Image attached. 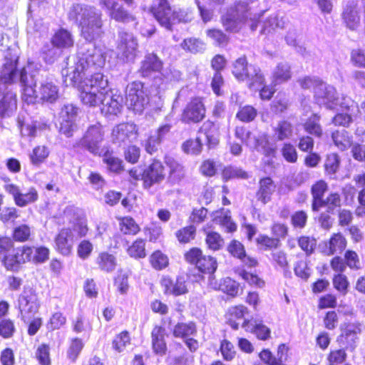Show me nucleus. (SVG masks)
Returning a JSON list of instances; mask_svg holds the SVG:
<instances>
[{
  "label": "nucleus",
  "mask_w": 365,
  "mask_h": 365,
  "mask_svg": "<svg viewBox=\"0 0 365 365\" xmlns=\"http://www.w3.org/2000/svg\"><path fill=\"white\" fill-rule=\"evenodd\" d=\"M101 16V12L91 6L77 4L70 8L68 17L78 24L86 42L78 46V61L75 66L62 69L63 83L66 86L79 88L86 71L92 68H102L106 63V53L93 43L103 34Z\"/></svg>",
  "instance_id": "obj_1"
},
{
  "label": "nucleus",
  "mask_w": 365,
  "mask_h": 365,
  "mask_svg": "<svg viewBox=\"0 0 365 365\" xmlns=\"http://www.w3.org/2000/svg\"><path fill=\"white\" fill-rule=\"evenodd\" d=\"M108 79L101 73L86 77L78 88L80 98L89 106L101 104V112L106 115H117L123 107V98L117 92L108 89Z\"/></svg>",
  "instance_id": "obj_2"
},
{
  "label": "nucleus",
  "mask_w": 365,
  "mask_h": 365,
  "mask_svg": "<svg viewBox=\"0 0 365 365\" xmlns=\"http://www.w3.org/2000/svg\"><path fill=\"white\" fill-rule=\"evenodd\" d=\"M12 49L8 48L4 55L5 63L0 73V82L6 84L19 79L22 87V99L28 104L34 103L38 98L35 89L39 71L34 69L32 64H28L18 74L16 62L18 56L11 53Z\"/></svg>",
  "instance_id": "obj_3"
},
{
  "label": "nucleus",
  "mask_w": 365,
  "mask_h": 365,
  "mask_svg": "<svg viewBox=\"0 0 365 365\" xmlns=\"http://www.w3.org/2000/svg\"><path fill=\"white\" fill-rule=\"evenodd\" d=\"M261 14L253 13L247 1H239L230 6L222 16V24L226 31L237 32L245 22H250V29L255 31Z\"/></svg>",
  "instance_id": "obj_4"
},
{
  "label": "nucleus",
  "mask_w": 365,
  "mask_h": 365,
  "mask_svg": "<svg viewBox=\"0 0 365 365\" xmlns=\"http://www.w3.org/2000/svg\"><path fill=\"white\" fill-rule=\"evenodd\" d=\"M232 73L239 81H246L250 89L258 90L264 83V77L259 68L248 65L245 56L234 62Z\"/></svg>",
  "instance_id": "obj_5"
},
{
  "label": "nucleus",
  "mask_w": 365,
  "mask_h": 365,
  "mask_svg": "<svg viewBox=\"0 0 365 365\" xmlns=\"http://www.w3.org/2000/svg\"><path fill=\"white\" fill-rule=\"evenodd\" d=\"M149 103L148 89L144 83L134 81L127 87L126 104L134 112L140 113Z\"/></svg>",
  "instance_id": "obj_6"
},
{
  "label": "nucleus",
  "mask_w": 365,
  "mask_h": 365,
  "mask_svg": "<svg viewBox=\"0 0 365 365\" xmlns=\"http://www.w3.org/2000/svg\"><path fill=\"white\" fill-rule=\"evenodd\" d=\"M39 302L37 294L31 288H25L19 297V308L21 319H30L38 310Z\"/></svg>",
  "instance_id": "obj_7"
},
{
  "label": "nucleus",
  "mask_w": 365,
  "mask_h": 365,
  "mask_svg": "<svg viewBox=\"0 0 365 365\" xmlns=\"http://www.w3.org/2000/svg\"><path fill=\"white\" fill-rule=\"evenodd\" d=\"M187 262L195 264L202 273L213 274L217 269V262L211 256L203 255L198 248H192L185 255Z\"/></svg>",
  "instance_id": "obj_8"
},
{
  "label": "nucleus",
  "mask_w": 365,
  "mask_h": 365,
  "mask_svg": "<svg viewBox=\"0 0 365 365\" xmlns=\"http://www.w3.org/2000/svg\"><path fill=\"white\" fill-rule=\"evenodd\" d=\"M138 43L133 34L126 31H119L118 40V51L119 55L126 61H133L136 57Z\"/></svg>",
  "instance_id": "obj_9"
},
{
  "label": "nucleus",
  "mask_w": 365,
  "mask_h": 365,
  "mask_svg": "<svg viewBox=\"0 0 365 365\" xmlns=\"http://www.w3.org/2000/svg\"><path fill=\"white\" fill-rule=\"evenodd\" d=\"M103 137L104 131L101 125L96 123L87 128L78 145L92 153H97Z\"/></svg>",
  "instance_id": "obj_10"
},
{
  "label": "nucleus",
  "mask_w": 365,
  "mask_h": 365,
  "mask_svg": "<svg viewBox=\"0 0 365 365\" xmlns=\"http://www.w3.org/2000/svg\"><path fill=\"white\" fill-rule=\"evenodd\" d=\"M138 137V128L134 123H120L113 128L111 140L120 147L132 143Z\"/></svg>",
  "instance_id": "obj_11"
},
{
  "label": "nucleus",
  "mask_w": 365,
  "mask_h": 365,
  "mask_svg": "<svg viewBox=\"0 0 365 365\" xmlns=\"http://www.w3.org/2000/svg\"><path fill=\"white\" fill-rule=\"evenodd\" d=\"M314 98L317 104L328 109H334L338 106L339 97L336 89L325 83H319L315 88Z\"/></svg>",
  "instance_id": "obj_12"
},
{
  "label": "nucleus",
  "mask_w": 365,
  "mask_h": 365,
  "mask_svg": "<svg viewBox=\"0 0 365 365\" xmlns=\"http://www.w3.org/2000/svg\"><path fill=\"white\" fill-rule=\"evenodd\" d=\"M205 116V108L200 98L192 99L185 108L181 115V121L185 123H197L203 120Z\"/></svg>",
  "instance_id": "obj_13"
},
{
  "label": "nucleus",
  "mask_w": 365,
  "mask_h": 365,
  "mask_svg": "<svg viewBox=\"0 0 365 365\" xmlns=\"http://www.w3.org/2000/svg\"><path fill=\"white\" fill-rule=\"evenodd\" d=\"M174 11L167 0H157L151 8V12L155 19L168 30H170L173 25Z\"/></svg>",
  "instance_id": "obj_14"
},
{
  "label": "nucleus",
  "mask_w": 365,
  "mask_h": 365,
  "mask_svg": "<svg viewBox=\"0 0 365 365\" xmlns=\"http://www.w3.org/2000/svg\"><path fill=\"white\" fill-rule=\"evenodd\" d=\"M5 190L13 196L16 205L19 207H25L28 204L35 202L38 198L36 188L31 187L26 193L21 192L20 188L12 183L4 185Z\"/></svg>",
  "instance_id": "obj_15"
},
{
  "label": "nucleus",
  "mask_w": 365,
  "mask_h": 365,
  "mask_svg": "<svg viewBox=\"0 0 365 365\" xmlns=\"http://www.w3.org/2000/svg\"><path fill=\"white\" fill-rule=\"evenodd\" d=\"M165 178L164 166L158 160H153L143 173L142 179L145 188H150L154 184L160 183Z\"/></svg>",
  "instance_id": "obj_16"
},
{
  "label": "nucleus",
  "mask_w": 365,
  "mask_h": 365,
  "mask_svg": "<svg viewBox=\"0 0 365 365\" xmlns=\"http://www.w3.org/2000/svg\"><path fill=\"white\" fill-rule=\"evenodd\" d=\"M163 61L153 53H148L141 61L139 74L144 78L150 77L153 73H160L163 68Z\"/></svg>",
  "instance_id": "obj_17"
},
{
  "label": "nucleus",
  "mask_w": 365,
  "mask_h": 365,
  "mask_svg": "<svg viewBox=\"0 0 365 365\" xmlns=\"http://www.w3.org/2000/svg\"><path fill=\"white\" fill-rule=\"evenodd\" d=\"M73 235L70 228H64L56 237V248L62 255H68L71 253L74 241Z\"/></svg>",
  "instance_id": "obj_18"
},
{
  "label": "nucleus",
  "mask_w": 365,
  "mask_h": 365,
  "mask_svg": "<svg viewBox=\"0 0 365 365\" xmlns=\"http://www.w3.org/2000/svg\"><path fill=\"white\" fill-rule=\"evenodd\" d=\"M342 19L346 26L350 30L355 31L359 27L361 18L355 4L346 5L342 13Z\"/></svg>",
  "instance_id": "obj_19"
},
{
  "label": "nucleus",
  "mask_w": 365,
  "mask_h": 365,
  "mask_svg": "<svg viewBox=\"0 0 365 365\" xmlns=\"http://www.w3.org/2000/svg\"><path fill=\"white\" fill-rule=\"evenodd\" d=\"M37 96L42 101L52 103L59 97L58 86L51 81H46L41 83Z\"/></svg>",
  "instance_id": "obj_20"
},
{
  "label": "nucleus",
  "mask_w": 365,
  "mask_h": 365,
  "mask_svg": "<svg viewBox=\"0 0 365 365\" xmlns=\"http://www.w3.org/2000/svg\"><path fill=\"white\" fill-rule=\"evenodd\" d=\"M161 284L164 287L165 294H170L175 296L183 294L187 292L185 282L182 277H178L175 281L169 277H163Z\"/></svg>",
  "instance_id": "obj_21"
},
{
  "label": "nucleus",
  "mask_w": 365,
  "mask_h": 365,
  "mask_svg": "<svg viewBox=\"0 0 365 365\" xmlns=\"http://www.w3.org/2000/svg\"><path fill=\"white\" fill-rule=\"evenodd\" d=\"M274 191L275 185L273 180L269 177L262 178L259 182V189L256 193V197L265 205L270 201L271 196Z\"/></svg>",
  "instance_id": "obj_22"
},
{
  "label": "nucleus",
  "mask_w": 365,
  "mask_h": 365,
  "mask_svg": "<svg viewBox=\"0 0 365 365\" xmlns=\"http://www.w3.org/2000/svg\"><path fill=\"white\" fill-rule=\"evenodd\" d=\"M327 190L328 185L322 180H318L312 186V209L314 212H318L320 210V205H322V202L323 203L324 195Z\"/></svg>",
  "instance_id": "obj_23"
},
{
  "label": "nucleus",
  "mask_w": 365,
  "mask_h": 365,
  "mask_svg": "<svg viewBox=\"0 0 365 365\" xmlns=\"http://www.w3.org/2000/svg\"><path fill=\"white\" fill-rule=\"evenodd\" d=\"M152 346L154 352L163 356L167 350L166 343L165 341V329L155 326L151 332Z\"/></svg>",
  "instance_id": "obj_24"
},
{
  "label": "nucleus",
  "mask_w": 365,
  "mask_h": 365,
  "mask_svg": "<svg viewBox=\"0 0 365 365\" xmlns=\"http://www.w3.org/2000/svg\"><path fill=\"white\" fill-rule=\"evenodd\" d=\"M292 78L291 66L287 62H280L274 68L272 83L274 86L287 82Z\"/></svg>",
  "instance_id": "obj_25"
},
{
  "label": "nucleus",
  "mask_w": 365,
  "mask_h": 365,
  "mask_svg": "<svg viewBox=\"0 0 365 365\" xmlns=\"http://www.w3.org/2000/svg\"><path fill=\"white\" fill-rule=\"evenodd\" d=\"M361 333L359 325L355 324H349L342 331L341 337L346 344L347 347L354 349L358 339V335Z\"/></svg>",
  "instance_id": "obj_26"
},
{
  "label": "nucleus",
  "mask_w": 365,
  "mask_h": 365,
  "mask_svg": "<svg viewBox=\"0 0 365 365\" xmlns=\"http://www.w3.org/2000/svg\"><path fill=\"white\" fill-rule=\"evenodd\" d=\"M16 95L11 92L6 93L0 101V118L11 115L16 109Z\"/></svg>",
  "instance_id": "obj_27"
},
{
  "label": "nucleus",
  "mask_w": 365,
  "mask_h": 365,
  "mask_svg": "<svg viewBox=\"0 0 365 365\" xmlns=\"http://www.w3.org/2000/svg\"><path fill=\"white\" fill-rule=\"evenodd\" d=\"M53 46L57 48H68L73 46V38L71 34L66 29H60L52 38Z\"/></svg>",
  "instance_id": "obj_28"
},
{
  "label": "nucleus",
  "mask_w": 365,
  "mask_h": 365,
  "mask_svg": "<svg viewBox=\"0 0 365 365\" xmlns=\"http://www.w3.org/2000/svg\"><path fill=\"white\" fill-rule=\"evenodd\" d=\"M166 164L170 168L169 180L173 183L180 182L185 177L184 167L171 158L166 159Z\"/></svg>",
  "instance_id": "obj_29"
},
{
  "label": "nucleus",
  "mask_w": 365,
  "mask_h": 365,
  "mask_svg": "<svg viewBox=\"0 0 365 365\" xmlns=\"http://www.w3.org/2000/svg\"><path fill=\"white\" fill-rule=\"evenodd\" d=\"M197 333L196 325L194 322H179L173 328V336L177 338L187 339Z\"/></svg>",
  "instance_id": "obj_30"
},
{
  "label": "nucleus",
  "mask_w": 365,
  "mask_h": 365,
  "mask_svg": "<svg viewBox=\"0 0 365 365\" xmlns=\"http://www.w3.org/2000/svg\"><path fill=\"white\" fill-rule=\"evenodd\" d=\"M109 16L114 20L124 24L131 23L133 26L137 25L136 18L126 11L123 6H117L109 13Z\"/></svg>",
  "instance_id": "obj_31"
},
{
  "label": "nucleus",
  "mask_w": 365,
  "mask_h": 365,
  "mask_svg": "<svg viewBox=\"0 0 365 365\" xmlns=\"http://www.w3.org/2000/svg\"><path fill=\"white\" fill-rule=\"evenodd\" d=\"M96 264L101 270L110 272L116 267V259L113 255L108 252H101L96 258Z\"/></svg>",
  "instance_id": "obj_32"
},
{
  "label": "nucleus",
  "mask_w": 365,
  "mask_h": 365,
  "mask_svg": "<svg viewBox=\"0 0 365 365\" xmlns=\"http://www.w3.org/2000/svg\"><path fill=\"white\" fill-rule=\"evenodd\" d=\"M331 138L334 145L341 150H344L351 145V138L345 130L333 132Z\"/></svg>",
  "instance_id": "obj_33"
},
{
  "label": "nucleus",
  "mask_w": 365,
  "mask_h": 365,
  "mask_svg": "<svg viewBox=\"0 0 365 365\" xmlns=\"http://www.w3.org/2000/svg\"><path fill=\"white\" fill-rule=\"evenodd\" d=\"M103 161L106 164L107 168L114 173L123 170V161L116 157L113 151H106L103 155Z\"/></svg>",
  "instance_id": "obj_34"
},
{
  "label": "nucleus",
  "mask_w": 365,
  "mask_h": 365,
  "mask_svg": "<svg viewBox=\"0 0 365 365\" xmlns=\"http://www.w3.org/2000/svg\"><path fill=\"white\" fill-rule=\"evenodd\" d=\"M328 245L327 255H331L336 252H341L346 247V242L345 238L341 234L338 233L332 236Z\"/></svg>",
  "instance_id": "obj_35"
},
{
  "label": "nucleus",
  "mask_w": 365,
  "mask_h": 365,
  "mask_svg": "<svg viewBox=\"0 0 365 365\" xmlns=\"http://www.w3.org/2000/svg\"><path fill=\"white\" fill-rule=\"evenodd\" d=\"M274 137L279 140L289 138L292 134V125L287 121L282 120L278 123L274 129Z\"/></svg>",
  "instance_id": "obj_36"
},
{
  "label": "nucleus",
  "mask_w": 365,
  "mask_h": 365,
  "mask_svg": "<svg viewBox=\"0 0 365 365\" xmlns=\"http://www.w3.org/2000/svg\"><path fill=\"white\" fill-rule=\"evenodd\" d=\"M200 134L205 135L209 146H214L218 143L216 128L215 125L210 121L205 122L203 124Z\"/></svg>",
  "instance_id": "obj_37"
},
{
  "label": "nucleus",
  "mask_w": 365,
  "mask_h": 365,
  "mask_svg": "<svg viewBox=\"0 0 365 365\" xmlns=\"http://www.w3.org/2000/svg\"><path fill=\"white\" fill-rule=\"evenodd\" d=\"M128 255L135 259L144 258L146 256L145 243L142 239H137L127 250Z\"/></svg>",
  "instance_id": "obj_38"
},
{
  "label": "nucleus",
  "mask_w": 365,
  "mask_h": 365,
  "mask_svg": "<svg viewBox=\"0 0 365 365\" xmlns=\"http://www.w3.org/2000/svg\"><path fill=\"white\" fill-rule=\"evenodd\" d=\"M283 24L277 15L270 16L262 23L260 33L264 35L271 34L277 28L282 27Z\"/></svg>",
  "instance_id": "obj_39"
},
{
  "label": "nucleus",
  "mask_w": 365,
  "mask_h": 365,
  "mask_svg": "<svg viewBox=\"0 0 365 365\" xmlns=\"http://www.w3.org/2000/svg\"><path fill=\"white\" fill-rule=\"evenodd\" d=\"M222 178L224 180L227 181L232 179H247L248 174L242 169L235 167L228 166L225 168L222 171Z\"/></svg>",
  "instance_id": "obj_40"
},
{
  "label": "nucleus",
  "mask_w": 365,
  "mask_h": 365,
  "mask_svg": "<svg viewBox=\"0 0 365 365\" xmlns=\"http://www.w3.org/2000/svg\"><path fill=\"white\" fill-rule=\"evenodd\" d=\"M120 229L125 235H136L140 231V227L138 224L130 217L120 219Z\"/></svg>",
  "instance_id": "obj_41"
},
{
  "label": "nucleus",
  "mask_w": 365,
  "mask_h": 365,
  "mask_svg": "<svg viewBox=\"0 0 365 365\" xmlns=\"http://www.w3.org/2000/svg\"><path fill=\"white\" fill-rule=\"evenodd\" d=\"M319 121V117L315 114L313 115L304 123V128L305 130L311 135L321 137L322 135V129Z\"/></svg>",
  "instance_id": "obj_42"
},
{
  "label": "nucleus",
  "mask_w": 365,
  "mask_h": 365,
  "mask_svg": "<svg viewBox=\"0 0 365 365\" xmlns=\"http://www.w3.org/2000/svg\"><path fill=\"white\" fill-rule=\"evenodd\" d=\"M150 262L154 269L160 270L168 265V258L161 251L157 250L150 255Z\"/></svg>",
  "instance_id": "obj_43"
},
{
  "label": "nucleus",
  "mask_w": 365,
  "mask_h": 365,
  "mask_svg": "<svg viewBox=\"0 0 365 365\" xmlns=\"http://www.w3.org/2000/svg\"><path fill=\"white\" fill-rule=\"evenodd\" d=\"M49 150L44 145H39L34 148L30 155V160L33 165H38L42 163L48 156Z\"/></svg>",
  "instance_id": "obj_44"
},
{
  "label": "nucleus",
  "mask_w": 365,
  "mask_h": 365,
  "mask_svg": "<svg viewBox=\"0 0 365 365\" xmlns=\"http://www.w3.org/2000/svg\"><path fill=\"white\" fill-rule=\"evenodd\" d=\"M195 1L202 21L204 23L210 21L213 18L215 10L218 6H208V4L200 0H195Z\"/></svg>",
  "instance_id": "obj_45"
},
{
  "label": "nucleus",
  "mask_w": 365,
  "mask_h": 365,
  "mask_svg": "<svg viewBox=\"0 0 365 365\" xmlns=\"http://www.w3.org/2000/svg\"><path fill=\"white\" fill-rule=\"evenodd\" d=\"M257 111L252 106L240 107L237 113L236 117L241 121L249 123L252 121L257 116Z\"/></svg>",
  "instance_id": "obj_46"
},
{
  "label": "nucleus",
  "mask_w": 365,
  "mask_h": 365,
  "mask_svg": "<svg viewBox=\"0 0 365 365\" xmlns=\"http://www.w3.org/2000/svg\"><path fill=\"white\" fill-rule=\"evenodd\" d=\"M31 235V227L27 225H19L13 231V238L16 242H24L28 241L30 239Z\"/></svg>",
  "instance_id": "obj_47"
},
{
  "label": "nucleus",
  "mask_w": 365,
  "mask_h": 365,
  "mask_svg": "<svg viewBox=\"0 0 365 365\" xmlns=\"http://www.w3.org/2000/svg\"><path fill=\"white\" fill-rule=\"evenodd\" d=\"M13 252H14L16 257V261L20 267L21 265L24 264L26 262L31 261L32 247L23 246L16 249H14Z\"/></svg>",
  "instance_id": "obj_48"
},
{
  "label": "nucleus",
  "mask_w": 365,
  "mask_h": 365,
  "mask_svg": "<svg viewBox=\"0 0 365 365\" xmlns=\"http://www.w3.org/2000/svg\"><path fill=\"white\" fill-rule=\"evenodd\" d=\"M341 205V197L337 192H331L327 198L323 200V203L320 205V209L327 207L328 212H333L336 207Z\"/></svg>",
  "instance_id": "obj_49"
},
{
  "label": "nucleus",
  "mask_w": 365,
  "mask_h": 365,
  "mask_svg": "<svg viewBox=\"0 0 365 365\" xmlns=\"http://www.w3.org/2000/svg\"><path fill=\"white\" fill-rule=\"evenodd\" d=\"M185 153L192 155H198L202 150V143L200 137L195 139L186 140L182 145Z\"/></svg>",
  "instance_id": "obj_50"
},
{
  "label": "nucleus",
  "mask_w": 365,
  "mask_h": 365,
  "mask_svg": "<svg viewBox=\"0 0 365 365\" xmlns=\"http://www.w3.org/2000/svg\"><path fill=\"white\" fill-rule=\"evenodd\" d=\"M182 46L184 49L194 53L202 52L205 48V43L202 41L192 38L185 39L182 43Z\"/></svg>",
  "instance_id": "obj_51"
},
{
  "label": "nucleus",
  "mask_w": 365,
  "mask_h": 365,
  "mask_svg": "<svg viewBox=\"0 0 365 365\" xmlns=\"http://www.w3.org/2000/svg\"><path fill=\"white\" fill-rule=\"evenodd\" d=\"M340 159L337 154L331 153L327 155L324 168L329 175H334L339 168Z\"/></svg>",
  "instance_id": "obj_52"
},
{
  "label": "nucleus",
  "mask_w": 365,
  "mask_h": 365,
  "mask_svg": "<svg viewBox=\"0 0 365 365\" xmlns=\"http://www.w3.org/2000/svg\"><path fill=\"white\" fill-rule=\"evenodd\" d=\"M206 244L209 249L215 251L220 250L223 246L224 240L218 233L210 232L207 235Z\"/></svg>",
  "instance_id": "obj_53"
},
{
  "label": "nucleus",
  "mask_w": 365,
  "mask_h": 365,
  "mask_svg": "<svg viewBox=\"0 0 365 365\" xmlns=\"http://www.w3.org/2000/svg\"><path fill=\"white\" fill-rule=\"evenodd\" d=\"M49 250L46 247H32L31 261L35 263H43L48 259Z\"/></svg>",
  "instance_id": "obj_54"
},
{
  "label": "nucleus",
  "mask_w": 365,
  "mask_h": 365,
  "mask_svg": "<svg viewBox=\"0 0 365 365\" xmlns=\"http://www.w3.org/2000/svg\"><path fill=\"white\" fill-rule=\"evenodd\" d=\"M294 271L296 276L307 280L311 275V269L306 260H299L294 264Z\"/></svg>",
  "instance_id": "obj_55"
},
{
  "label": "nucleus",
  "mask_w": 365,
  "mask_h": 365,
  "mask_svg": "<svg viewBox=\"0 0 365 365\" xmlns=\"http://www.w3.org/2000/svg\"><path fill=\"white\" fill-rule=\"evenodd\" d=\"M256 241L257 245L265 250L277 248L279 245V240L278 238L269 237L267 235H259Z\"/></svg>",
  "instance_id": "obj_56"
},
{
  "label": "nucleus",
  "mask_w": 365,
  "mask_h": 365,
  "mask_svg": "<svg viewBox=\"0 0 365 365\" xmlns=\"http://www.w3.org/2000/svg\"><path fill=\"white\" fill-rule=\"evenodd\" d=\"M207 36L214 42L215 44L222 46L227 43L228 37L220 29H208L206 31Z\"/></svg>",
  "instance_id": "obj_57"
},
{
  "label": "nucleus",
  "mask_w": 365,
  "mask_h": 365,
  "mask_svg": "<svg viewBox=\"0 0 365 365\" xmlns=\"http://www.w3.org/2000/svg\"><path fill=\"white\" fill-rule=\"evenodd\" d=\"M356 115L349 113H340L332 118V123L336 126L349 127Z\"/></svg>",
  "instance_id": "obj_58"
},
{
  "label": "nucleus",
  "mask_w": 365,
  "mask_h": 365,
  "mask_svg": "<svg viewBox=\"0 0 365 365\" xmlns=\"http://www.w3.org/2000/svg\"><path fill=\"white\" fill-rule=\"evenodd\" d=\"M196 229L190 225L185 227L176 232V237L180 242L187 243L193 240L195 236Z\"/></svg>",
  "instance_id": "obj_59"
},
{
  "label": "nucleus",
  "mask_w": 365,
  "mask_h": 365,
  "mask_svg": "<svg viewBox=\"0 0 365 365\" xmlns=\"http://www.w3.org/2000/svg\"><path fill=\"white\" fill-rule=\"evenodd\" d=\"M14 257H16L14 252H9L4 256H0V262L7 270L17 272L19 270L20 267Z\"/></svg>",
  "instance_id": "obj_60"
},
{
  "label": "nucleus",
  "mask_w": 365,
  "mask_h": 365,
  "mask_svg": "<svg viewBox=\"0 0 365 365\" xmlns=\"http://www.w3.org/2000/svg\"><path fill=\"white\" fill-rule=\"evenodd\" d=\"M338 106L351 114L357 115L359 111L356 103L348 96H342L341 99L339 98Z\"/></svg>",
  "instance_id": "obj_61"
},
{
  "label": "nucleus",
  "mask_w": 365,
  "mask_h": 365,
  "mask_svg": "<svg viewBox=\"0 0 365 365\" xmlns=\"http://www.w3.org/2000/svg\"><path fill=\"white\" fill-rule=\"evenodd\" d=\"M129 344L130 336L128 332L123 331L120 334L117 335L113 341V347L118 352H121Z\"/></svg>",
  "instance_id": "obj_62"
},
{
  "label": "nucleus",
  "mask_w": 365,
  "mask_h": 365,
  "mask_svg": "<svg viewBox=\"0 0 365 365\" xmlns=\"http://www.w3.org/2000/svg\"><path fill=\"white\" fill-rule=\"evenodd\" d=\"M78 113V108L73 104H65L61 109L60 118L61 120H71L75 121Z\"/></svg>",
  "instance_id": "obj_63"
},
{
  "label": "nucleus",
  "mask_w": 365,
  "mask_h": 365,
  "mask_svg": "<svg viewBox=\"0 0 365 365\" xmlns=\"http://www.w3.org/2000/svg\"><path fill=\"white\" fill-rule=\"evenodd\" d=\"M349 284L347 277L342 274H336L333 278L334 287L344 295L347 293Z\"/></svg>",
  "instance_id": "obj_64"
}]
</instances>
